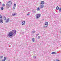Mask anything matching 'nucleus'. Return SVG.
Returning <instances> with one entry per match:
<instances>
[{
    "label": "nucleus",
    "mask_w": 61,
    "mask_h": 61,
    "mask_svg": "<svg viewBox=\"0 0 61 61\" xmlns=\"http://www.w3.org/2000/svg\"><path fill=\"white\" fill-rule=\"evenodd\" d=\"M14 35H15L16 33V30H14L10 32L9 34H8V36H9V37H10V38H12V36L14 35Z\"/></svg>",
    "instance_id": "nucleus-1"
},
{
    "label": "nucleus",
    "mask_w": 61,
    "mask_h": 61,
    "mask_svg": "<svg viewBox=\"0 0 61 61\" xmlns=\"http://www.w3.org/2000/svg\"><path fill=\"white\" fill-rule=\"evenodd\" d=\"M36 15V18H39V17H40V16H41V14H37Z\"/></svg>",
    "instance_id": "nucleus-2"
},
{
    "label": "nucleus",
    "mask_w": 61,
    "mask_h": 61,
    "mask_svg": "<svg viewBox=\"0 0 61 61\" xmlns=\"http://www.w3.org/2000/svg\"><path fill=\"white\" fill-rule=\"evenodd\" d=\"M12 4V3H11L10 5L9 4H8V3L7 4H6V5H7V8H9V7H11V5Z\"/></svg>",
    "instance_id": "nucleus-3"
},
{
    "label": "nucleus",
    "mask_w": 61,
    "mask_h": 61,
    "mask_svg": "<svg viewBox=\"0 0 61 61\" xmlns=\"http://www.w3.org/2000/svg\"><path fill=\"white\" fill-rule=\"evenodd\" d=\"M0 22L1 24H3V19H0Z\"/></svg>",
    "instance_id": "nucleus-4"
},
{
    "label": "nucleus",
    "mask_w": 61,
    "mask_h": 61,
    "mask_svg": "<svg viewBox=\"0 0 61 61\" xmlns=\"http://www.w3.org/2000/svg\"><path fill=\"white\" fill-rule=\"evenodd\" d=\"M9 21V18H8L6 20V22L8 23Z\"/></svg>",
    "instance_id": "nucleus-5"
},
{
    "label": "nucleus",
    "mask_w": 61,
    "mask_h": 61,
    "mask_svg": "<svg viewBox=\"0 0 61 61\" xmlns=\"http://www.w3.org/2000/svg\"><path fill=\"white\" fill-rule=\"evenodd\" d=\"M40 7L41 8H43L44 7V5H42L40 6Z\"/></svg>",
    "instance_id": "nucleus-6"
},
{
    "label": "nucleus",
    "mask_w": 61,
    "mask_h": 61,
    "mask_svg": "<svg viewBox=\"0 0 61 61\" xmlns=\"http://www.w3.org/2000/svg\"><path fill=\"white\" fill-rule=\"evenodd\" d=\"M25 21H23L22 22V25H24L25 24Z\"/></svg>",
    "instance_id": "nucleus-7"
},
{
    "label": "nucleus",
    "mask_w": 61,
    "mask_h": 61,
    "mask_svg": "<svg viewBox=\"0 0 61 61\" xmlns=\"http://www.w3.org/2000/svg\"><path fill=\"white\" fill-rule=\"evenodd\" d=\"M56 52H52V53H51V54H52V55H54V54H56Z\"/></svg>",
    "instance_id": "nucleus-8"
},
{
    "label": "nucleus",
    "mask_w": 61,
    "mask_h": 61,
    "mask_svg": "<svg viewBox=\"0 0 61 61\" xmlns=\"http://www.w3.org/2000/svg\"><path fill=\"white\" fill-rule=\"evenodd\" d=\"M41 4L42 5H43V4H45V2L44 1H41Z\"/></svg>",
    "instance_id": "nucleus-9"
},
{
    "label": "nucleus",
    "mask_w": 61,
    "mask_h": 61,
    "mask_svg": "<svg viewBox=\"0 0 61 61\" xmlns=\"http://www.w3.org/2000/svg\"><path fill=\"white\" fill-rule=\"evenodd\" d=\"M56 9L58 10V9H59V8L58 6H57L56 7Z\"/></svg>",
    "instance_id": "nucleus-10"
},
{
    "label": "nucleus",
    "mask_w": 61,
    "mask_h": 61,
    "mask_svg": "<svg viewBox=\"0 0 61 61\" xmlns=\"http://www.w3.org/2000/svg\"><path fill=\"white\" fill-rule=\"evenodd\" d=\"M48 24V22H45V25H47Z\"/></svg>",
    "instance_id": "nucleus-11"
},
{
    "label": "nucleus",
    "mask_w": 61,
    "mask_h": 61,
    "mask_svg": "<svg viewBox=\"0 0 61 61\" xmlns=\"http://www.w3.org/2000/svg\"><path fill=\"white\" fill-rule=\"evenodd\" d=\"M40 10V8H39L38 7V8H37V10L39 11Z\"/></svg>",
    "instance_id": "nucleus-12"
},
{
    "label": "nucleus",
    "mask_w": 61,
    "mask_h": 61,
    "mask_svg": "<svg viewBox=\"0 0 61 61\" xmlns=\"http://www.w3.org/2000/svg\"><path fill=\"white\" fill-rule=\"evenodd\" d=\"M6 59H7L6 57H5L4 58V60H5Z\"/></svg>",
    "instance_id": "nucleus-13"
},
{
    "label": "nucleus",
    "mask_w": 61,
    "mask_h": 61,
    "mask_svg": "<svg viewBox=\"0 0 61 61\" xmlns=\"http://www.w3.org/2000/svg\"><path fill=\"white\" fill-rule=\"evenodd\" d=\"M12 15H13V16H15V15H16V14H15V13H14V14H12Z\"/></svg>",
    "instance_id": "nucleus-14"
},
{
    "label": "nucleus",
    "mask_w": 61,
    "mask_h": 61,
    "mask_svg": "<svg viewBox=\"0 0 61 61\" xmlns=\"http://www.w3.org/2000/svg\"><path fill=\"white\" fill-rule=\"evenodd\" d=\"M0 59H2V58H3V56H1L0 57Z\"/></svg>",
    "instance_id": "nucleus-15"
},
{
    "label": "nucleus",
    "mask_w": 61,
    "mask_h": 61,
    "mask_svg": "<svg viewBox=\"0 0 61 61\" xmlns=\"http://www.w3.org/2000/svg\"><path fill=\"white\" fill-rule=\"evenodd\" d=\"M14 6L15 7H16V4L15 3L14 4Z\"/></svg>",
    "instance_id": "nucleus-16"
},
{
    "label": "nucleus",
    "mask_w": 61,
    "mask_h": 61,
    "mask_svg": "<svg viewBox=\"0 0 61 61\" xmlns=\"http://www.w3.org/2000/svg\"><path fill=\"white\" fill-rule=\"evenodd\" d=\"M59 11L60 12H61V8H60V9H59Z\"/></svg>",
    "instance_id": "nucleus-17"
},
{
    "label": "nucleus",
    "mask_w": 61,
    "mask_h": 61,
    "mask_svg": "<svg viewBox=\"0 0 61 61\" xmlns=\"http://www.w3.org/2000/svg\"><path fill=\"white\" fill-rule=\"evenodd\" d=\"M1 10H4V8L3 7H1Z\"/></svg>",
    "instance_id": "nucleus-18"
},
{
    "label": "nucleus",
    "mask_w": 61,
    "mask_h": 61,
    "mask_svg": "<svg viewBox=\"0 0 61 61\" xmlns=\"http://www.w3.org/2000/svg\"><path fill=\"white\" fill-rule=\"evenodd\" d=\"M2 15H0V19H2Z\"/></svg>",
    "instance_id": "nucleus-19"
},
{
    "label": "nucleus",
    "mask_w": 61,
    "mask_h": 61,
    "mask_svg": "<svg viewBox=\"0 0 61 61\" xmlns=\"http://www.w3.org/2000/svg\"><path fill=\"white\" fill-rule=\"evenodd\" d=\"M32 41L33 42H35V39L34 38H33L32 39Z\"/></svg>",
    "instance_id": "nucleus-20"
},
{
    "label": "nucleus",
    "mask_w": 61,
    "mask_h": 61,
    "mask_svg": "<svg viewBox=\"0 0 61 61\" xmlns=\"http://www.w3.org/2000/svg\"><path fill=\"white\" fill-rule=\"evenodd\" d=\"M4 20H6V17H5V16L4 17Z\"/></svg>",
    "instance_id": "nucleus-21"
},
{
    "label": "nucleus",
    "mask_w": 61,
    "mask_h": 61,
    "mask_svg": "<svg viewBox=\"0 0 61 61\" xmlns=\"http://www.w3.org/2000/svg\"><path fill=\"white\" fill-rule=\"evenodd\" d=\"M32 32L33 34H34V33H35V32H36V31H32Z\"/></svg>",
    "instance_id": "nucleus-22"
},
{
    "label": "nucleus",
    "mask_w": 61,
    "mask_h": 61,
    "mask_svg": "<svg viewBox=\"0 0 61 61\" xmlns=\"http://www.w3.org/2000/svg\"><path fill=\"white\" fill-rule=\"evenodd\" d=\"M2 6H5V4H2Z\"/></svg>",
    "instance_id": "nucleus-23"
},
{
    "label": "nucleus",
    "mask_w": 61,
    "mask_h": 61,
    "mask_svg": "<svg viewBox=\"0 0 61 61\" xmlns=\"http://www.w3.org/2000/svg\"><path fill=\"white\" fill-rule=\"evenodd\" d=\"M47 26H44L43 27H44V28H45V27H47Z\"/></svg>",
    "instance_id": "nucleus-24"
},
{
    "label": "nucleus",
    "mask_w": 61,
    "mask_h": 61,
    "mask_svg": "<svg viewBox=\"0 0 61 61\" xmlns=\"http://www.w3.org/2000/svg\"><path fill=\"white\" fill-rule=\"evenodd\" d=\"M13 9H15V7H13Z\"/></svg>",
    "instance_id": "nucleus-25"
},
{
    "label": "nucleus",
    "mask_w": 61,
    "mask_h": 61,
    "mask_svg": "<svg viewBox=\"0 0 61 61\" xmlns=\"http://www.w3.org/2000/svg\"><path fill=\"white\" fill-rule=\"evenodd\" d=\"M40 36H38V39H40Z\"/></svg>",
    "instance_id": "nucleus-26"
},
{
    "label": "nucleus",
    "mask_w": 61,
    "mask_h": 61,
    "mask_svg": "<svg viewBox=\"0 0 61 61\" xmlns=\"http://www.w3.org/2000/svg\"><path fill=\"white\" fill-rule=\"evenodd\" d=\"M33 57L34 58H36V56H33Z\"/></svg>",
    "instance_id": "nucleus-27"
},
{
    "label": "nucleus",
    "mask_w": 61,
    "mask_h": 61,
    "mask_svg": "<svg viewBox=\"0 0 61 61\" xmlns=\"http://www.w3.org/2000/svg\"><path fill=\"white\" fill-rule=\"evenodd\" d=\"M29 15V13H28L27 14V15Z\"/></svg>",
    "instance_id": "nucleus-28"
},
{
    "label": "nucleus",
    "mask_w": 61,
    "mask_h": 61,
    "mask_svg": "<svg viewBox=\"0 0 61 61\" xmlns=\"http://www.w3.org/2000/svg\"><path fill=\"white\" fill-rule=\"evenodd\" d=\"M2 61H5V60H2Z\"/></svg>",
    "instance_id": "nucleus-29"
},
{
    "label": "nucleus",
    "mask_w": 61,
    "mask_h": 61,
    "mask_svg": "<svg viewBox=\"0 0 61 61\" xmlns=\"http://www.w3.org/2000/svg\"><path fill=\"white\" fill-rule=\"evenodd\" d=\"M38 35H39V34H36L37 36H38Z\"/></svg>",
    "instance_id": "nucleus-30"
},
{
    "label": "nucleus",
    "mask_w": 61,
    "mask_h": 61,
    "mask_svg": "<svg viewBox=\"0 0 61 61\" xmlns=\"http://www.w3.org/2000/svg\"><path fill=\"white\" fill-rule=\"evenodd\" d=\"M8 3H9V4H10V3L9 1L8 2L7 4H8Z\"/></svg>",
    "instance_id": "nucleus-31"
},
{
    "label": "nucleus",
    "mask_w": 61,
    "mask_h": 61,
    "mask_svg": "<svg viewBox=\"0 0 61 61\" xmlns=\"http://www.w3.org/2000/svg\"><path fill=\"white\" fill-rule=\"evenodd\" d=\"M56 61H59V60H57Z\"/></svg>",
    "instance_id": "nucleus-32"
},
{
    "label": "nucleus",
    "mask_w": 61,
    "mask_h": 61,
    "mask_svg": "<svg viewBox=\"0 0 61 61\" xmlns=\"http://www.w3.org/2000/svg\"><path fill=\"white\" fill-rule=\"evenodd\" d=\"M36 13V11H34V13Z\"/></svg>",
    "instance_id": "nucleus-33"
},
{
    "label": "nucleus",
    "mask_w": 61,
    "mask_h": 61,
    "mask_svg": "<svg viewBox=\"0 0 61 61\" xmlns=\"http://www.w3.org/2000/svg\"><path fill=\"white\" fill-rule=\"evenodd\" d=\"M11 1H9V2H10V3H11Z\"/></svg>",
    "instance_id": "nucleus-34"
},
{
    "label": "nucleus",
    "mask_w": 61,
    "mask_h": 61,
    "mask_svg": "<svg viewBox=\"0 0 61 61\" xmlns=\"http://www.w3.org/2000/svg\"><path fill=\"white\" fill-rule=\"evenodd\" d=\"M0 4H1V2L0 1Z\"/></svg>",
    "instance_id": "nucleus-35"
},
{
    "label": "nucleus",
    "mask_w": 61,
    "mask_h": 61,
    "mask_svg": "<svg viewBox=\"0 0 61 61\" xmlns=\"http://www.w3.org/2000/svg\"><path fill=\"white\" fill-rule=\"evenodd\" d=\"M37 37V36H36V37Z\"/></svg>",
    "instance_id": "nucleus-36"
}]
</instances>
